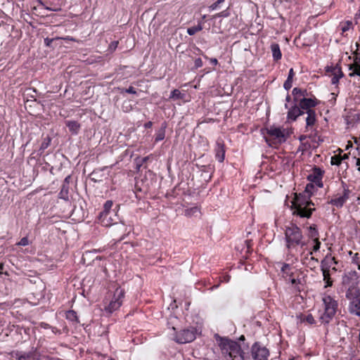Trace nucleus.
Here are the masks:
<instances>
[{"instance_id":"f8f14e48","label":"nucleus","mask_w":360,"mask_h":360,"mask_svg":"<svg viewBox=\"0 0 360 360\" xmlns=\"http://www.w3.org/2000/svg\"><path fill=\"white\" fill-rule=\"evenodd\" d=\"M326 72L328 73L329 76L331 77V83L333 84H338L340 79L344 76L341 68L338 65L328 67Z\"/></svg>"},{"instance_id":"cd10ccee","label":"nucleus","mask_w":360,"mask_h":360,"mask_svg":"<svg viewBox=\"0 0 360 360\" xmlns=\"http://www.w3.org/2000/svg\"><path fill=\"white\" fill-rule=\"evenodd\" d=\"M281 271L283 274L286 276L291 275V265L289 264H283L281 267Z\"/></svg>"},{"instance_id":"7c9ffc66","label":"nucleus","mask_w":360,"mask_h":360,"mask_svg":"<svg viewBox=\"0 0 360 360\" xmlns=\"http://www.w3.org/2000/svg\"><path fill=\"white\" fill-rule=\"evenodd\" d=\"M331 165H340L342 164V158L341 155H335L331 158L330 160Z\"/></svg>"},{"instance_id":"39448f33","label":"nucleus","mask_w":360,"mask_h":360,"mask_svg":"<svg viewBox=\"0 0 360 360\" xmlns=\"http://www.w3.org/2000/svg\"><path fill=\"white\" fill-rule=\"evenodd\" d=\"M359 276L356 271H349L342 277V285L347 288L346 292L352 294L360 292L358 288Z\"/></svg>"},{"instance_id":"bf43d9fd","label":"nucleus","mask_w":360,"mask_h":360,"mask_svg":"<svg viewBox=\"0 0 360 360\" xmlns=\"http://www.w3.org/2000/svg\"><path fill=\"white\" fill-rule=\"evenodd\" d=\"M230 280V276H226L224 278V281H226V282H229Z\"/></svg>"},{"instance_id":"b1692460","label":"nucleus","mask_w":360,"mask_h":360,"mask_svg":"<svg viewBox=\"0 0 360 360\" xmlns=\"http://www.w3.org/2000/svg\"><path fill=\"white\" fill-rule=\"evenodd\" d=\"M292 94L295 96V99H297L300 96L304 98L308 95L307 90H303L299 88H294L292 90Z\"/></svg>"},{"instance_id":"72a5a7b5","label":"nucleus","mask_w":360,"mask_h":360,"mask_svg":"<svg viewBox=\"0 0 360 360\" xmlns=\"http://www.w3.org/2000/svg\"><path fill=\"white\" fill-rule=\"evenodd\" d=\"M352 27V22L350 20H347L342 25V32H345L350 30Z\"/></svg>"},{"instance_id":"f3484780","label":"nucleus","mask_w":360,"mask_h":360,"mask_svg":"<svg viewBox=\"0 0 360 360\" xmlns=\"http://www.w3.org/2000/svg\"><path fill=\"white\" fill-rule=\"evenodd\" d=\"M304 113V112L302 111L300 105L297 106V105H295L289 109L288 112V119L295 121L297 117L300 116Z\"/></svg>"},{"instance_id":"a18cd8bd","label":"nucleus","mask_w":360,"mask_h":360,"mask_svg":"<svg viewBox=\"0 0 360 360\" xmlns=\"http://www.w3.org/2000/svg\"><path fill=\"white\" fill-rule=\"evenodd\" d=\"M202 61L201 58H196L195 60V68H198L202 67Z\"/></svg>"},{"instance_id":"a19ab883","label":"nucleus","mask_w":360,"mask_h":360,"mask_svg":"<svg viewBox=\"0 0 360 360\" xmlns=\"http://www.w3.org/2000/svg\"><path fill=\"white\" fill-rule=\"evenodd\" d=\"M292 86V80L287 79L283 84V87L286 90H289Z\"/></svg>"},{"instance_id":"bb28decb","label":"nucleus","mask_w":360,"mask_h":360,"mask_svg":"<svg viewBox=\"0 0 360 360\" xmlns=\"http://www.w3.org/2000/svg\"><path fill=\"white\" fill-rule=\"evenodd\" d=\"M319 233L315 226H311L309 229V236L313 239L318 238Z\"/></svg>"},{"instance_id":"1a4fd4ad","label":"nucleus","mask_w":360,"mask_h":360,"mask_svg":"<svg viewBox=\"0 0 360 360\" xmlns=\"http://www.w3.org/2000/svg\"><path fill=\"white\" fill-rule=\"evenodd\" d=\"M195 333L194 328L184 329L176 334L174 340L179 344L191 342L195 339Z\"/></svg>"},{"instance_id":"412c9836","label":"nucleus","mask_w":360,"mask_h":360,"mask_svg":"<svg viewBox=\"0 0 360 360\" xmlns=\"http://www.w3.org/2000/svg\"><path fill=\"white\" fill-rule=\"evenodd\" d=\"M323 281L326 282L325 288L330 287L333 285V281L330 278V271L328 269L323 268Z\"/></svg>"},{"instance_id":"3c124183","label":"nucleus","mask_w":360,"mask_h":360,"mask_svg":"<svg viewBox=\"0 0 360 360\" xmlns=\"http://www.w3.org/2000/svg\"><path fill=\"white\" fill-rule=\"evenodd\" d=\"M356 166L357 167L358 171L360 172V159L359 158L356 159Z\"/></svg>"},{"instance_id":"8fccbe9b","label":"nucleus","mask_w":360,"mask_h":360,"mask_svg":"<svg viewBox=\"0 0 360 360\" xmlns=\"http://www.w3.org/2000/svg\"><path fill=\"white\" fill-rule=\"evenodd\" d=\"M240 269H242L244 271L247 270V266L245 263L241 262L240 265L238 266Z\"/></svg>"},{"instance_id":"f257e3e1","label":"nucleus","mask_w":360,"mask_h":360,"mask_svg":"<svg viewBox=\"0 0 360 360\" xmlns=\"http://www.w3.org/2000/svg\"><path fill=\"white\" fill-rule=\"evenodd\" d=\"M291 203L293 216L309 219L315 210L314 204L306 195L301 193H295Z\"/></svg>"},{"instance_id":"e2e57ef3","label":"nucleus","mask_w":360,"mask_h":360,"mask_svg":"<svg viewBox=\"0 0 360 360\" xmlns=\"http://www.w3.org/2000/svg\"><path fill=\"white\" fill-rule=\"evenodd\" d=\"M285 99H286V101H287V102H289V101H290V96L289 95H288V96H286V98H285Z\"/></svg>"},{"instance_id":"c03bdc74","label":"nucleus","mask_w":360,"mask_h":360,"mask_svg":"<svg viewBox=\"0 0 360 360\" xmlns=\"http://www.w3.org/2000/svg\"><path fill=\"white\" fill-rule=\"evenodd\" d=\"M132 109V107L130 104H128L127 103H124L122 105V110L124 112H129Z\"/></svg>"},{"instance_id":"e433bc0d","label":"nucleus","mask_w":360,"mask_h":360,"mask_svg":"<svg viewBox=\"0 0 360 360\" xmlns=\"http://www.w3.org/2000/svg\"><path fill=\"white\" fill-rule=\"evenodd\" d=\"M225 0H217L214 3H213L211 6H210V9L211 10H215L217 9L221 4L224 2Z\"/></svg>"},{"instance_id":"423d86ee","label":"nucleus","mask_w":360,"mask_h":360,"mask_svg":"<svg viewBox=\"0 0 360 360\" xmlns=\"http://www.w3.org/2000/svg\"><path fill=\"white\" fill-rule=\"evenodd\" d=\"M267 135L266 138L267 142H271L272 144H281L286 141V130L281 127L271 126L267 129Z\"/></svg>"},{"instance_id":"20e7f679","label":"nucleus","mask_w":360,"mask_h":360,"mask_svg":"<svg viewBox=\"0 0 360 360\" xmlns=\"http://www.w3.org/2000/svg\"><path fill=\"white\" fill-rule=\"evenodd\" d=\"M112 200H107L103 205V211L98 215V221L104 226L116 224L119 220L115 209H112Z\"/></svg>"},{"instance_id":"4be33fe9","label":"nucleus","mask_w":360,"mask_h":360,"mask_svg":"<svg viewBox=\"0 0 360 360\" xmlns=\"http://www.w3.org/2000/svg\"><path fill=\"white\" fill-rule=\"evenodd\" d=\"M349 70L351 71L349 74L350 77L359 76L360 77V65L354 63L350 65Z\"/></svg>"},{"instance_id":"6e6d98bb","label":"nucleus","mask_w":360,"mask_h":360,"mask_svg":"<svg viewBox=\"0 0 360 360\" xmlns=\"http://www.w3.org/2000/svg\"><path fill=\"white\" fill-rule=\"evenodd\" d=\"M70 176H67V177L65 179V180H64L63 184H67V185L68 186V184H69V179H70Z\"/></svg>"},{"instance_id":"ddd939ff","label":"nucleus","mask_w":360,"mask_h":360,"mask_svg":"<svg viewBox=\"0 0 360 360\" xmlns=\"http://www.w3.org/2000/svg\"><path fill=\"white\" fill-rule=\"evenodd\" d=\"M318 104L319 101L314 96L302 98L299 101V105L304 112V110L305 112L307 110H314L312 108L316 106Z\"/></svg>"},{"instance_id":"7ed1b4c3","label":"nucleus","mask_w":360,"mask_h":360,"mask_svg":"<svg viewBox=\"0 0 360 360\" xmlns=\"http://www.w3.org/2000/svg\"><path fill=\"white\" fill-rule=\"evenodd\" d=\"M323 309L319 310V320L322 323L328 324L335 316L338 309V302L331 296L324 295L323 298Z\"/></svg>"},{"instance_id":"58836bf2","label":"nucleus","mask_w":360,"mask_h":360,"mask_svg":"<svg viewBox=\"0 0 360 360\" xmlns=\"http://www.w3.org/2000/svg\"><path fill=\"white\" fill-rule=\"evenodd\" d=\"M31 356H32V354L30 353V354L25 353V354H19L18 356V360H30Z\"/></svg>"},{"instance_id":"79ce46f5","label":"nucleus","mask_w":360,"mask_h":360,"mask_svg":"<svg viewBox=\"0 0 360 360\" xmlns=\"http://www.w3.org/2000/svg\"><path fill=\"white\" fill-rule=\"evenodd\" d=\"M60 38L59 37H56V38H53V39H50V38H46L44 39V44L46 46H51V44H52V42L56 40V39H59Z\"/></svg>"},{"instance_id":"aec40b11","label":"nucleus","mask_w":360,"mask_h":360,"mask_svg":"<svg viewBox=\"0 0 360 360\" xmlns=\"http://www.w3.org/2000/svg\"><path fill=\"white\" fill-rule=\"evenodd\" d=\"M271 50L272 52L273 58L275 60H278L281 58L282 54L280 46L278 44H272L271 45Z\"/></svg>"},{"instance_id":"09e8293b","label":"nucleus","mask_w":360,"mask_h":360,"mask_svg":"<svg viewBox=\"0 0 360 360\" xmlns=\"http://www.w3.org/2000/svg\"><path fill=\"white\" fill-rule=\"evenodd\" d=\"M294 75H295V72L293 71V69L291 68L289 70V73H288V76L287 79L292 80Z\"/></svg>"},{"instance_id":"4d7b16f0","label":"nucleus","mask_w":360,"mask_h":360,"mask_svg":"<svg viewBox=\"0 0 360 360\" xmlns=\"http://www.w3.org/2000/svg\"><path fill=\"white\" fill-rule=\"evenodd\" d=\"M151 125H152V122H147V123H146V124H145V127H146V128L150 127H151Z\"/></svg>"},{"instance_id":"c9c22d12","label":"nucleus","mask_w":360,"mask_h":360,"mask_svg":"<svg viewBox=\"0 0 360 360\" xmlns=\"http://www.w3.org/2000/svg\"><path fill=\"white\" fill-rule=\"evenodd\" d=\"M124 92L128 93V94H136V91L135 89L133 86H129L127 89H122L121 90L120 93L123 94Z\"/></svg>"},{"instance_id":"ea45409f","label":"nucleus","mask_w":360,"mask_h":360,"mask_svg":"<svg viewBox=\"0 0 360 360\" xmlns=\"http://www.w3.org/2000/svg\"><path fill=\"white\" fill-rule=\"evenodd\" d=\"M304 321L309 324H314L315 323L314 316L311 314H308L307 316H306L304 319Z\"/></svg>"},{"instance_id":"4468645a","label":"nucleus","mask_w":360,"mask_h":360,"mask_svg":"<svg viewBox=\"0 0 360 360\" xmlns=\"http://www.w3.org/2000/svg\"><path fill=\"white\" fill-rule=\"evenodd\" d=\"M323 172L319 167H314L313 172L309 175L308 179L311 182L315 183L319 187L323 186L322 178Z\"/></svg>"},{"instance_id":"864d4df0","label":"nucleus","mask_w":360,"mask_h":360,"mask_svg":"<svg viewBox=\"0 0 360 360\" xmlns=\"http://www.w3.org/2000/svg\"><path fill=\"white\" fill-rule=\"evenodd\" d=\"M354 63H356V64L360 63V55H356Z\"/></svg>"},{"instance_id":"de8ad7c7","label":"nucleus","mask_w":360,"mask_h":360,"mask_svg":"<svg viewBox=\"0 0 360 360\" xmlns=\"http://www.w3.org/2000/svg\"><path fill=\"white\" fill-rule=\"evenodd\" d=\"M229 16V13L226 11H224L221 13H217L214 17L217 18V17H228Z\"/></svg>"},{"instance_id":"4c0bfd02","label":"nucleus","mask_w":360,"mask_h":360,"mask_svg":"<svg viewBox=\"0 0 360 360\" xmlns=\"http://www.w3.org/2000/svg\"><path fill=\"white\" fill-rule=\"evenodd\" d=\"M50 142H51V139L47 137L46 139H44V141L42 142L41 145V149H46V148H48V146H49L50 144Z\"/></svg>"},{"instance_id":"49530a36","label":"nucleus","mask_w":360,"mask_h":360,"mask_svg":"<svg viewBox=\"0 0 360 360\" xmlns=\"http://www.w3.org/2000/svg\"><path fill=\"white\" fill-rule=\"evenodd\" d=\"M149 158H150V157H149V156H147V157H145V158H142V159L141 160V162H139L137 163V167H138V169H139V167H141V166L144 162H147V161H148V160H149Z\"/></svg>"},{"instance_id":"0eeeda50","label":"nucleus","mask_w":360,"mask_h":360,"mask_svg":"<svg viewBox=\"0 0 360 360\" xmlns=\"http://www.w3.org/2000/svg\"><path fill=\"white\" fill-rule=\"evenodd\" d=\"M342 191L341 193L335 194L329 201L328 204H330L337 208H341L346 203L347 200L350 198L352 191L349 190V187L344 182L342 183Z\"/></svg>"},{"instance_id":"a878e982","label":"nucleus","mask_w":360,"mask_h":360,"mask_svg":"<svg viewBox=\"0 0 360 360\" xmlns=\"http://www.w3.org/2000/svg\"><path fill=\"white\" fill-rule=\"evenodd\" d=\"M199 212V209L197 207H193L191 208L185 210V215L191 217L196 215Z\"/></svg>"},{"instance_id":"f03ea898","label":"nucleus","mask_w":360,"mask_h":360,"mask_svg":"<svg viewBox=\"0 0 360 360\" xmlns=\"http://www.w3.org/2000/svg\"><path fill=\"white\" fill-rule=\"evenodd\" d=\"M285 239L286 248L288 250L295 248L297 246L304 247L307 245L303 240V235L300 229L295 224L291 223L285 226Z\"/></svg>"},{"instance_id":"5fc2aeb1","label":"nucleus","mask_w":360,"mask_h":360,"mask_svg":"<svg viewBox=\"0 0 360 360\" xmlns=\"http://www.w3.org/2000/svg\"><path fill=\"white\" fill-rule=\"evenodd\" d=\"M290 283L292 285H296L298 283V281L294 278H290Z\"/></svg>"},{"instance_id":"2f4dec72","label":"nucleus","mask_w":360,"mask_h":360,"mask_svg":"<svg viewBox=\"0 0 360 360\" xmlns=\"http://www.w3.org/2000/svg\"><path fill=\"white\" fill-rule=\"evenodd\" d=\"M314 245L312 249V251H310L309 252V255H312L313 252H316L320 249L321 247V242L319 240V238H314Z\"/></svg>"},{"instance_id":"6ab92c4d","label":"nucleus","mask_w":360,"mask_h":360,"mask_svg":"<svg viewBox=\"0 0 360 360\" xmlns=\"http://www.w3.org/2000/svg\"><path fill=\"white\" fill-rule=\"evenodd\" d=\"M65 125L69 131L73 134H77L80 129V124L75 120H68L65 122Z\"/></svg>"},{"instance_id":"393cba45","label":"nucleus","mask_w":360,"mask_h":360,"mask_svg":"<svg viewBox=\"0 0 360 360\" xmlns=\"http://www.w3.org/2000/svg\"><path fill=\"white\" fill-rule=\"evenodd\" d=\"M202 30V27L201 25H198L197 26L191 27L187 29V33L189 35H194L196 32Z\"/></svg>"},{"instance_id":"9d476101","label":"nucleus","mask_w":360,"mask_h":360,"mask_svg":"<svg viewBox=\"0 0 360 360\" xmlns=\"http://www.w3.org/2000/svg\"><path fill=\"white\" fill-rule=\"evenodd\" d=\"M124 295V291L121 288H117L114 293V297L108 307H105V311L109 313L118 309L122 304V299Z\"/></svg>"},{"instance_id":"c85d7f7f","label":"nucleus","mask_w":360,"mask_h":360,"mask_svg":"<svg viewBox=\"0 0 360 360\" xmlns=\"http://www.w3.org/2000/svg\"><path fill=\"white\" fill-rule=\"evenodd\" d=\"M165 128H161L155 136V141H160L165 139Z\"/></svg>"},{"instance_id":"6e6552de","label":"nucleus","mask_w":360,"mask_h":360,"mask_svg":"<svg viewBox=\"0 0 360 360\" xmlns=\"http://www.w3.org/2000/svg\"><path fill=\"white\" fill-rule=\"evenodd\" d=\"M345 296L349 300V312L360 318V292L354 294L346 292Z\"/></svg>"},{"instance_id":"338daca9","label":"nucleus","mask_w":360,"mask_h":360,"mask_svg":"<svg viewBox=\"0 0 360 360\" xmlns=\"http://www.w3.org/2000/svg\"><path fill=\"white\" fill-rule=\"evenodd\" d=\"M3 269V265H2V264H1V265H0V274H2V272H1V269Z\"/></svg>"},{"instance_id":"680f3d73","label":"nucleus","mask_w":360,"mask_h":360,"mask_svg":"<svg viewBox=\"0 0 360 360\" xmlns=\"http://www.w3.org/2000/svg\"><path fill=\"white\" fill-rule=\"evenodd\" d=\"M212 63L216 65L217 63V60L216 58H213L211 60Z\"/></svg>"},{"instance_id":"dca6fc26","label":"nucleus","mask_w":360,"mask_h":360,"mask_svg":"<svg viewBox=\"0 0 360 360\" xmlns=\"http://www.w3.org/2000/svg\"><path fill=\"white\" fill-rule=\"evenodd\" d=\"M219 345L222 349H226V351L229 349L231 352L232 351H235L237 349L238 345L236 342L226 338H219Z\"/></svg>"},{"instance_id":"13d9d810","label":"nucleus","mask_w":360,"mask_h":360,"mask_svg":"<svg viewBox=\"0 0 360 360\" xmlns=\"http://www.w3.org/2000/svg\"><path fill=\"white\" fill-rule=\"evenodd\" d=\"M209 172H206V174H205V176H204V178L205 179H210L211 178V176L208 174Z\"/></svg>"},{"instance_id":"69168bd1","label":"nucleus","mask_w":360,"mask_h":360,"mask_svg":"<svg viewBox=\"0 0 360 360\" xmlns=\"http://www.w3.org/2000/svg\"><path fill=\"white\" fill-rule=\"evenodd\" d=\"M245 336L244 335H241L240 338V340H245Z\"/></svg>"},{"instance_id":"5701e85b","label":"nucleus","mask_w":360,"mask_h":360,"mask_svg":"<svg viewBox=\"0 0 360 360\" xmlns=\"http://www.w3.org/2000/svg\"><path fill=\"white\" fill-rule=\"evenodd\" d=\"M68 191H69V186H68L65 184H63L61 187V190L59 193L60 198L68 200Z\"/></svg>"},{"instance_id":"9b49d317","label":"nucleus","mask_w":360,"mask_h":360,"mask_svg":"<svg viewBox=\"0 0 360 360\" xmlns=\"http://www.w3.org/2000/svg\"><path fill=\"white\" fill-rule=\"evenodd\" d=\"M251 352L255 360H268L269 350L259 342H255L252 345Z\"/></svg>"},{"instance_id":"2eb2a0df","label":"nucleus","mask_w":360,"mask_h":360,"mask_svg":"<svg viewBox=\"0 0 360 360\" xmlns=\"http://www.w3.org/2000/svg\"><path fill=\"white\" fill-rule=\"evenodd\" d=\"M215 157L219 162H222L225 157V149L224 141L218 139L216 143Z\"/></svg>"},{"instance_id":"774afa93","label":"nucleus","mask_w":360,"mask_h":360,"mask_svg":"<svg viewBox=\"0 0 360 360\" xmlns=\"http://www.w3.org/2000/svg\"><path fill=\"white\" fill-rule=\"evenodd\" d=\"M39 3L41 5L44 6V3H43L41 1H39Z\"/></svg>"},{"instance_id":"0e129e2a","label":"nucleus","mask_w":360,"mask_h":360,"mask_svg":"<svg viewBox=\"0 0 360 360\" xmlns=\"http://www.w3.org/2000/svg\"><path fill=\"white\" fill-rule=\"evenodd\" d=\"M348 254H349V256H351V257H352L354 253H353V252H352V251H349V252H348Z\"/></svg>"},{"instance_id":"f704fd0d","label":"nucleus","mask_w":360,"mask_h":360,"mask_svg":"<svg viewBox=\"0 0 360 360\" xmlns=\"http://www.w3.org/2000/svg\"><path fill=\"white\" fill-rule=\"evenodd\" d=\"M67 318L71 321H77V314L75 311H69L67 314Z\"/></svg>"},{"instance_id":"a211bd4d","label":"nucleus","mask_w":360,"mask_h":360,"mask_svg":"<svg viewBox=\"0 0 360 360\" xmlns=\"http://www.w3.org/2000/svg\"><path fill=\"white\" fill-rule=\"evenodd\" d=\"M307 115L306 118V129L311 128L316 122V114L315 110H307L304 112Z\"/></svg>"},{"instance_id":"c756f323","label":"nucleus","mask_w":360,"mask_h":360,"mask_svg":"<svg viewBox=\"0 0 360 360\" xmlns=\"http://www.w3.org/2000/svg\"><path fill=\"white\" fill-rule=\"evenodd\" d=\"M182 97H183V95L181 93V91L179 89H174L172 91L171 96L169 98L176 100V99H181V98H182Z\"/></svg>"},{"instance_id":"052dcab7","label":"nucleus","mask_w":360,"mask_h":360,"mask_svg":"<svg viewBox=\"0 0 360 360\" xmlns=\"http://www.w3.org/2000/svg\"><path fill=\"white\" fill-rule=\"evenodd\" d=\"M342 161L345 159L348 158V155L347 154H344L342 156H341Z\"/></svg>"},{"instance_id":"473e14b6","label":"nucleus","mask_w":360,"mask_h":360,"mask_svg":"<svg viewBox=\"0 0 360 360\" xmlns=\"http://www.w3.org/2000/svg\"><path fill=\"white\" fill-rule=\"evenodd\" d=\"M359 252H356L352 257V263L356 264L357 268H359V265H360V256Z\"/></svg>"},{"instance_id":"37998d69","label":"nucleus","mask_w":360,"mask_h":360,"mask_svg":"<svg viewBox=\"0 0 360 360\" xmlns=\"http://www.w3.org/2000/svg\"><path fill=\"white\" fill-rule=\"evenodd\" d=\"M29 244L27 237H23L18 243V245L20 246H26Z\"/></svg>"},{"instance_id":"603ef678","label":"nucleus","mask_w":360,"mask_h":360,"mask_svg":"<svg viewBox=\"0 0 360 360\" xmlns=\"http://www.w3.org/2000/svg\"><path fill=\"white\" fill-rule=\"evenodd\" d=\"M45 9L49 10V11H60V8H49L48 6H45Z\"/></svg>"}]
</instances>
